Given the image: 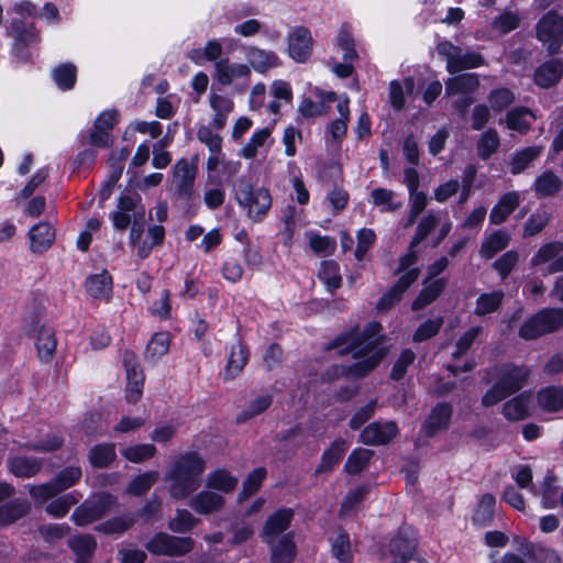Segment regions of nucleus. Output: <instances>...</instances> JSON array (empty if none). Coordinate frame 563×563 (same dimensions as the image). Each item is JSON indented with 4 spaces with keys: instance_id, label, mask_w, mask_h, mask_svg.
Returning a JSON list of instances; mask_svg holds the SVG:
<instances>
[{
    "instance_id": "f257e3e1",
    "label": "nucleus",
    "mask_w": 563,
    "mask_h": 563,
    "mask_svg": "<svg viewBox=\"0 0 563 563\" xmlns=\"http://www.w3.org/2000/svg\"><path fill=\"white\" fill-rule=\"evenodd\" d=\"M382 325L378 322H371L365 330L351 331L345 335L338 336L328 350L340 349V354H352L355 362L350 366L335 368L341 374L353 377H362L369 373L384 357L385 352L379 347Z\"/></svg>"
},
{
    "instance_id": "f03ea898",
    "label": "nucleus",
    "mask_w": 563,
    "mask_h": 563,
    "mask_svg": "<svg viewBox=\"0 0 563 563\" xmlns=\"http://www.w3.org/2000/svg\"><path fill=\"white\" fill-rule=\"evenodd\" d=\"M292 517V509L283 508L271 515L264 525L262 539L269 547L273 563H291L296 555L292 534L286 532Z\"/></svg>"
},
{
    "instance_id": "7ed1b4c3",
    "label": "nucleus",
    "mask_w": 563,
    "mask_h": 563,
    "mask_svg": "<svg viewBox=\"0 0 563 563\" xmlns=\"http://www.w3.org/2000/svg\"><path fill=\"white\" fill-rule=\"evenodd\" d=\"M205 468L206 462L198 453L187 452L179 455L165 477L169 482L170 497L183 500L197 490Z\"/></svg>"
},
{
    "instance_id": "20e7f679",
    "label": "nucleus",
    "mask_w": 563,
    "mask_h": 563,
    "mask_svg": "<svg viewBox=\"0 0 563 563\" xmlns=\"http://www.w3.org/2000/svg\"><path fill=\"white\" fill-rule=\"evenodd\" d=\"M232 191L238 206L252 222H262L267 217L273 205L267 188L254 184L250 177L241 176L233 181Z\"/></svg>"
},
{
    "instance_id": "39448f33",
    "label": "nucleus",
    "mask_w": 563,
    "mask_h": 563,
    "mask_svg": "<svg viewBox=\"0 0 563 563\" xmlns=\"http://www.w3.org/2000/svg\"><path fill=\"white\" fill-rule=\"evenodd\" d=\"M563 327L562 308H544L527 319L519 329V335L525 340H534L553 333Z\"/></svg>"
},
{
    "instance_id": "423d86ee",
    "label": "nucleus",
    "mask_w": 563,
    "mask_h": 563,
    "mask_svg": "<svg viewBox=\"0 0 563 563\" xmlns=\"http://www.w3.org/2000/svg\"><path fill=\"white\" fill-rule=\"evenodd\" d=\"M110 220L118 230H125L131 224L145 222V208L139 195H122L117 208L110 213Z\"/></svg>"
},
{
    "instance_id": "0eeeda50",
    "label": "nucleus",
    "mask_w": 563,
    "mask_h": 563,
    "mask_svg": "<svg viewBox=\"0 0 563 563\" xmlns=\"http://www.w3.org/2000/svg\"><path fill=\"white\" fill-rule=\"evenodd\" d=\"M194 547L192 538L172 536L166 532L155 533L145 544L150 553L164 556H183L190 553Z\"/></svg>"
},
{
    "instance_id": "6e6552de",
    "label": "nucleus",
    "mask_w": 563,
    "mask_h": 563,
    "mask_svg": "<svg viewBox=\"0 0 563 563\" xmlns=\"http://www.w3.org/2000/svg\"><path fill=\"white\" fill-rule=\"evenodd\" d=\"M437 52L446 60V70L450 74L484 65V58L479 53H463L461 47L455 46L450 41L439 42L437 45Z\"/></svg>"
},
{
    "instance_id": "1a4fd4ad",
    "label": "nucleus",
    "mask_w": 563,
    "mask_h": 563,
    "mask_svg": "<svg viewBox=\"0 0 563 563\" xmlns=\"http://www.w3.org/2000/svg\"><path fill=\"white\" fill-rule=\"evenodd\" d=\"M531 371L526 365L503 364L487 371L485 380L490 383L493 378L510 395L521 389L528 382Z\"/></svg>"
},
{
    "instance_id": "9d476101",
    "label": "nucleus",
    "mask_w": 563,
    "mask_h": 563,
    "mask_svg": "<svg viewBox=\"0 0 563 563\" xmlns=\"http://www.w3.org/2000/svg\"><path fill=\"white\" fill-rule=\"evenodd\" d=\"M114 504L115 498L110 494L95 495L74 510L71 520L77 526H87L103 517Z\"/></svg>"
},
{
    "instance_id": "9b49d317",
    "label": "nucleus",
    "mask_w": 563,
    "mask_h": 563,
    "mask_svg": "<svg viewBox=\"0 0 563 563\" xmlns=\"http://www.w3.org/2000/svg\"><path fill=\"white\" fill-rule=\"evenodd\" d=\"M25 332L34 338L40 361L44 363L51 362L57 347L54 330L47 327L41 318H34L26 322Z\"/></svg>"
},
{
    "instance_id": "f8f14e48",
    "label": "nucleus",
    "mask_w": 563,
    "mask_h": 563,
    "mask_svg": "<svg viewBox=\"0 0 563 563\" xmlns=\"http://www.w3.org/2000/svg\"><path fill=\"white\" fill-rule=\"evenodd\" d=\"M537 36L550 54H555L563 43V15L554 11L545 13L537 24Z\"/></svg>"
},
{
    "instance_id": "ddd939ff",
    "label": "nucleus",
    "mask_w": 563,
    "mask_h": 563,
    "mask_svg": "<svg viewBox=\"0 0 563 563\" xmlns=\"http://www.w3.org/2000/svg\"><path fill=\"white\" fill-rule=\"evenodd\" d=\"M213 77L221 86H235L242 91L250 82L251 67L222 58L214 64Z\"/></svg>"
},
{
    "instance_id": "4468645a",
    "label": "nucleus",
    "mask_w": 563,
    "mask_h": 563,
    "mask_svg": "<svg viewBox=\"0 0 563 563\" xmlns=\"http://www.w3.org/2000/svg\"><path fill=\"white\" fill-rule=\"evenodd\" d=\"M172 186L179 198L190 200L194 195V185L198 173L196 162L181 158L173 166Z\"/></svg>"
},
{
    "instance_id": "2eb2a0df",
    "label": "nucleus",
    "mask_w": 563,
    "mask_h": 563,
    "mask_svg": "<svg viewBox=\"0 0 563 563\" xmlns=\"http://www.w3.org/2000/svg\"><path fill=\"white\" fill-rule=\"evenodd\" d=\"M123 365L126 371L125 398L129 402H136L143 394L144 374L136 361V355L132 351L123 353Z\"/></svg>"
},
{
    "instance_id": "dca6fc26",
    "label": "nucleus",
    "mask_w": 563,
    "mask_h": 563,
    "mask_svg": "<svg viewBox=\"0 0 563 563\" xmlns=\"http://www.w3.org/2000/svg\"><path fill=\"white\" fill-rule=\"evenodd\" d=\"M313 40L307 27L299 26L288 35V54L297 63H305L311 55Z\"/></svg>"
},
{
    "instance_id": "f3484780",
    "label": "nucleus",
    "mask_w": 563,
    "mask_h": 563,
    "mask_svg": "<svg viewBox=\"0 0 563 563\" xmlns=\"http://www.w3.org/2000/svg\"><path fill=\"white\" fill-rule=\"evenodd\" d=\"M398 433V427L394 421L373 422L361 433V441L367 445H382L388 443Z\"/></svg>"
},
{
    "instance_id": "a211bd4d",
    "label": "nucleus",
    "mask_w": 563,
    "mask_h": 563,
    "mask_svg": "<svg viewBox=\"0 0 563 563\" xmlns=\"http://www.w3.org/2000/svg\"><path fill=\"white\" fill-rule=\"evenodd\" d=\"M418 276L419 271L417 268H412L405 272L398 279L397 284L389 291L382 296L377 303V310H389L395 303H397L400 300L402 294L410 285H412L417 280Z\"/></svg>"
},
{
    "instance_id": "6ab92c4d",
    "label": "nucleus",
    "mask_w": 563,
    "mask_h": 563,
    "mask_svg": "<svg viewBox=\"0 0 563 563\" xmlns=\"http://www.w3.org/2000/svg\"><path fill=\"white\" fill-rule=\"evenodd\" d=\"M223 496L211 489H205L196 494L189 500V507L199 515H210L220 511L224 507Z\"/></svg>"
},
{
    "instance_id": "aec40b11",
    "label": "nucleus",
    "mask_w": 563,
    "mask_h": 563,
    "mask_svg": "<svg viewBox=\"0 0 563 563\" xmlns=\"http://www.w3.org/2000/svg\"><path fill=\"white\" fill-rule=\"evenodd\" d=\"M416 545V539L410 531H400L389 543L394 563H406L415 558Z\"/></svg>"
},
{
    "instance_id": "412c9836",
    "label": "nucleus",
    "mask_w": 563,
    "mask_h": 563,
    "mask_svg": "<svg viewBox=\"0 0 563 563\" xmlns=\"http://www.w3.org/2000/svg\"><path fill=\"white\" fill-rule=\"evenodd\" d=\"M521 197L518 191H509L503 195L489 213L493 224L504 223L508 217L519 207Z\"/></svg>"
},
{
    "instance_id": "4be33fe9",
    "label": "nucleus",
    "mask_w": 563,
    "mask_h": 563,
    "mask_svg": "<svg viewBox=\"0 0 563 563\" xmlns=\"http://www.w3.org/2000/svg\"><path fill=\"white\" fill-rule=\"evenodd\" d=\"M537 404L547 412H559L563 409V385L547 386L537 394Z\"/></svg>"
},
{
    "instance_id": "5701e85b",
    "label": "nucleus",
    "mask_w": 563,
    "mask_h": 563,
    "mask_svg": "<svg viewBox=\"0 0 563 563\" xmlns=\"http://www.w3.org/2000/svg\"><path fill=\"white\" fill-rule=\"evenodd\" d=\"M251 69L264 74L271 68L280 66L279 57L271 51H264L257 47H250L246 53Z\"/></svg>"
},
{
    "instance_id": "b1692460",
    "label": "nucleus",
    "mask_w": 563,
    "mask_h": 563,
    "mask_svg": "<svg viewBox=\"0 0 563 563\" xmlns=\"http://www.w3.org/2000/svg\"><path fill=\"white\" fill-rule=\"evenodd\" d=\"M31 250L34 253H43L51 247L55 240V232L47 222L35 224L30 230Z\"/></svg>"
},
{
    "instance_id": "393cba45",
    "label": "nucleus",
    "mask_w": 563,
    "mask_h": 563,
    "mask_svg": "<svg viewBox=\"0 0 563 563\" xmlns=\"http://www.w3.org/2000/svg\"><path fill=\"white\" fill-rule=\"evenodd\" d=\"M452 415V408L446 404L435 406L423 424V431L432 437L448 428Z\"/></svg>"
},
{
    "instance_id": "a878e982",
    "label": "nucleus",
    "mask_w": 563,
    "mask_h": 563,
    "mask_svg": "<svg viewBox=\"0 0 563 563\" xmlns=\"http://www.w3.org/2000/svg\"><path fill=\"white\" fill-rule=\"evenodd\" d=\"M479 87L478 76L476 74H463L451 77L445 82V92L448 96L468 95Z\"/></svg>"
},
{
    "instance_id": "bb28decb",
    "label": "nucleus",
    "mask_w": 563,
    "mask_h": 563,
    "mask_svg": "<svg viewBox=\"0 0 563 563\" xmlns=\"http://www.w3.org/2000/svg\"><path fill=\"white\" fill-rule=\"evenodd\" d=\"M86 290L95 299H108L112 291V277L103 271L86 279Z\"/></svg>"
},
{
    "instance_id": "cd10ccee",
    "label": "nucleus",
    "mask_w": 563,
    "mask_h": 563,
    "mask_svg": "<svg viewBox=\"0 0 563 563\" xmlns=\"http://www.w3.org/2000/svg\"><path fill=\"white\" fill-rule=\"evenodd\" d=\"M562 73V63L559 59H552L537 68L534 81L542 88H549L561 79Z\"/></svg>"
},
{
    "instance_id": "c85d7f7f",
    "label": "nucleus",
    "mask_w": 563,
    "mask_h": 563,
    "mask_svg": "<svg viewBox=\"0 0 563 563\" xmlns=\"http://www.w3.org/2000/svg\"><path fill=\"white\" fill-rule=\"evenodd\" d=\"M223 46L219 40H210L202 48H195L188 53V58L198 66L207 62L214 64L221 59Z\"/></svg>"
},
{
    "instance_id": "c756f323",
    "label": "nucleus",
    "mask_w": 563,
    "mask_h": 563,
    "mask_svg": "<svg viewBox=\"0 0 563 563\" xmlns=\"http://www.w3.org/2000/svg\"><path fill=\"white\" fill-rule=\"evenodd\" d=\"M530 404L531 396L522 393L504 404L503 415L511 421L523 420L529 416Z\"/></svg>"
},
{
    "instance_id": "7c9ffc66",
    "label": "nucleus",
    "mask_w": 563,
    "mask_h": 563,
    "mask_svg": "<svg viewBox=\"0 0 563 563\" xmlns=\"http://www.w3.org/2000/svg\"><path fill=\"white\" fill-rule=\"evenodd\" d=\"M249 361V351L241 342L232 345L224 369L225 379L235 378L241 374Z\"/></svg>"
},
{
    "instance_id": "2f4dec72",
    "label": "nucleus",
    "mask_w": 563,
    "mask_h": 563,
    "mask_svg": "<svg viewBox=\"0 0 563 563\" xmlns=\"http://www.w3.org/2000/svg\"><path fill=\"white\" fill-rule=\"evenodd\" d=\"M446 284V280L444 278H438V279H429L423 284V288L420 291L419 296L415 299L412 302V309L413 310H420L424 308L426 306L433 302L439 295L442 292Z\"/></svg>"
},
{
    "instance_id": "473e14b6",
    "label": "nucleus",
    "mask_w": 563,
    "mask_h": 563,
    "mask_svg": "<svg viewBox=\"0 0 563 563\" xmlns=\"http://www.w3.org/2000/svg\"><path fill=\"white\" fill-rule=\"evenodd\" d=\"M561 187V178L552 170H545L536 178L532 189L537 197L543 198L554 196Z\"/></svg>"
},
{
    "instance_id": "72a5a7b5",
    "label": "nucleus",
    "mask_w": 563,
    "mask_h": 563,
    "mask_svg": "<svg viewBox=\"0 0 563 563\" xmlns=\"http://www.w3.org/2000/svg\"><path fill=\"white\" fill-rule=\"evenodd\" d=\"M372 203L379 209L380 212L391 213L402 207V202L397 200V194L387 188H375L371 192Z\"/></svg>"
},
{
    "instance_id": "f704fd0d",
    "label": "nucleus",
    "mask_w": 563,
    "mask_h": 563,
    "mask_svg": "<svg viewBox=\"0 0 563 563\" xmlns=\"http://www.w3.org/2000/svg\"><path fill=\"white\" fill-rule=\"evenodd\" d=\"M42 468V461L36 457L14 456L9 461L10 472L21 478L35 476Z\"/></svg>"
},
{
    "instance_id": "c9c22d12",
    "label": "nucleus",
    "mask_w": 563,
    "mask_h": 563,
    "mask_svg": "<svg viewBox=\"0 0 563 563\" xmlns=\"http://www.w3.org/2000/svg\"><path fill=\"white\" fill-rule=\"evenodd\" d=\"M346 449L347 444L345 440H334L330 448L323 452L317 473L331 472L342 460Z\"/></svg>"
},
{
    "instance_id": "e433bc0d",
    "label": "nucleus",
    "mask_w": 563,
    "mask_h": 563,
    "mask_svg": "<svg viewBox=\"0 0 563 563\" xmlns=\"http://www.w3.org/2000/svg\"><path fill=\"white\" fill-rule=\"evenodd\" d=\"M238 478L227 470H217L207 476V488L218 490L219 494H229L233 492L238 485Z\"/></svg>"
},
{
    "instance_id": "4c0bfd02",
    "label": "nucleus",
    "mask_w": 563,
    "mask_h": 563,
    "mask_svg": "<svg viewBox=\"0 0 563 563\" xmlns=\"http://www.w3.org/2000/svg\"><path fill=\"white\" fill-rule=\"evenodd\" d=\"M536 121V115L527 108H515L507 113L506 123L508 129L526 134L531 124Z\"/></svg>"
},
{
    "instance_id": "58836bf2",
    "label": "nucleus",
    "mask_w": 563,
    "mask_h": 563,
    "mask_svg": "<svg viewBox=\"0 0 563 563\" xmlns=\"http://www.w3.org/2000/svg\"><path fill=\"white\" fill-rule=\"evenodd\" d=\"M510 242V235L504 230L493 232L482 243L479 254L484 258H493L498 252L505 250Z\"/></svg>"
},
{
    "instance_id": "ea45409f",
    "label": "nucleus",
    "mask_w": 563,
    "mask_h": 563,
    "mask_svg": "<svg viewBox=\"0 0 563 563\" xmlns=\"http://www.w3.org/2000/svg\"><path fill=\"white\" fill-rule=\"evenodd\" d=\"M349 103V97L344 96V98L340 100L336 106L340 117L329 124V132L332 139L339 142L345 136L347 131V123L350 121Z\"/></svg>"
},
{
    "instance_id": "a19ab883",
    "label": "nucleus",
    "mask_w": 563,
    "mask_h": 563,
    "mask_svg": "<svg viewBox=\"0 0 563 563\" xmlns=\"http://www.w3.org/2000/svg\"><path fill=\"white\" fill-rule=\"evenodd\" d=\"M332 555L340 563L352 562V549L349 534L343 530H338L330 538Z\"/></svg>"
},
{
    "instance_id": "79ce46f5",
    "label": "nucleus",
    "mask_w": 563,
    "mask_h": 563,
    "mask_svg": "<svg viewBox=\"0 0 563 563\" xmlns=\"http://www.w3.org/2000/svg\"><path fill=\"white\" fill-rule=\"evenodd\" d=\"M69 548L77 556V563H87L97 547L95 538L90 534H81L68 541Z\"/></svg>"
},
{
    "instance_id": "37998d69",
    "label": "nucleus",
    "mask_w": 563,
    "mask_h": 563,
    "mask_svg": "<svg viewBox=\"0 0 563 563\" xmlns=\"http://www.w3.org/2000/svg\"><path fill=\"white\" fill-rule=\"evenodd\" d=\"M30 504L24 499H14L0 507V526H8L25 516Z\"/></svg>"
},
{
    "instance_id": "c03bdc74",
    "label": "nucleus",
    "mask_w": 563,
    "mask_h": 563,
    "mask_svg": "<svg viewBox=\"0 0 563 563\" xmlns=\"http://www.w3.org/2000/svg\"><path fill=\"white\" fill-rule=\"evenodd\" d=\"M318 277L331 292L341 287L342 277L340 274V267L339 264L332 260L323 261L321 263Z\"/></svg>"
},
{
    "instance_id": "a18cd8bd",
    "label": "nucleus",
    "mask_w": 563,
    "mask_h": 563,
    "mask_svg": "<svg viewBox=\"0 0 563 563\" xmlns=\"http://www.w3.org/2000/svg\"><path fill=\"white\" fill-rule=\"evenodd\" d=\"M496 499L492 494H484L473 516L474 523L485 527L490 525L495 516Z\"/></svg>"
},
{
    "instance_id": "49530a36",
    "label": "nucleus",
    "mask_w": 563,
    "mask_h": 563,
    "mask_svg": "<svg viewBox=\"0 0 563 563\" xmlns=\"http://www.w3.org/2000/svg\"><path fill=\"white\" fill-rule=\"evenodd\" d=\"M551 217V212L547 208L537 209L525 223L522 236L528 238L539 234L549 224Z\"/></svg>"
},
{
    "instance_id": "de8ad7c7",
    "label": "nucleus",
    "mask_w": 563,
    "mask_h": 563,
    "mask_svg": "<svg viewBox=\"0 0 563 563\" xmlns=\"http://www.w3.org/2000/svg\"><path fill=\"white\" fill-rule=\"evenodd\" d=\"M53 79L62 90L74 88L77 79V68L70 63L60 64L52 71Z\"/></svg>"
},
{
    "instance_id": "09e8293b",
    "label": "nucleus",
    "mask_w": 563,
    "mask_h": 563,
    "mask_svg": "<svg viewBox=\"0 0 563 563\" xmlns=\"http://www.w3.org/2000/svg\"><path fill=\"white\" fill-rule=\"evenodd\" d=\"M115 446L112 443L95 445L89 452V461L95 467H107L115 459Z\"/></svg>"
},
{
    "instance_id": "8fccbe9b",
    "label": "nucleus",
    "mask_w": 563,
    "mask_h": 563,
    "mask_svg": "<svg viewBox=\"0 0 563 563\" xmlns=\"http://www.w3.org/2000/svg\"><path fill=\"white\" fill-rule=\"evenodd\" d=\"M200 522L187 509H176V515L168 521V529L176 533H185L191 531Z\"/></svg>"
},
{
    "instance_id": "3c124183",
    "label": "nucleus",
    "mask_w": 563,
    "mask_h": 563,
    "mask_svg": "<svg viewBox=\"0 0 563 563\" xmlns=\"http://www.w3.org/2000/svg\"><path fill=\"white\" fill-rule=\"evenodd\" d=\"M503 299L504 292L501 290L482 294L476 300L474 313L479 317L492 313L499 308Z\"/></svg>"
},
{
    "instance_id": "603ef678",
    "label": "nucleus",
    "mask_w": 563,
    "mask_h": 563,
    "mask_svg": "<svg viewBox=\"0 0 563 563\" xmlns=\"http://www.w3.org/2000/svg\"><path fill=\"white\" fill-rule=\"evenodd\" d=\"M541 152V146H530L517 152L511 159V173L517 175L523 172Z\"/></svg>"
},
{
    "instance_id": "864d4df0",
    "label": "nucleus",
    "mask_w": 563,
    "mask_h": 563,
    "mask_svg": "<svg viewBox=\"0 0 563 563\" xmlns=\"http://www.w3.org/2000/svg\"><path fill=\"white\" fill-rule=\"evenodd\" d=\"M561 490L556 486V478L553 474H548L541 486V504L544 509L558 507V498Z\"/></svg>"
},
{
    "instance_id": "5fc2aeb1",
    "label": "nucleus",
    "mask_w": 563,
    "mask_h": 563,
    "mask_svg": "<svg viewBox=\"0 0 563 563\" xmlns=\"http://www.w3.org/2000/svg\"><path fill=\"white\" fill-rule=\"evenodd\" d=\"M170 345V338L168 332L155 333L147 344L145 357L151 361H156L165 355Z\"/></svg>"
},
{
    "instance_id": "6e6d98bb",
    "label": "nucleus",
    "mask_w": 563,
    "mask_h": 563,
    "mask_svg": "<svg viewBox=\"0 0 563 563\" xmlns=\"http://www.w3.org/2000/svg\"><path fill=\"white\" fill-rule=\"evenodd\" d=\"M135 522V517L133 515H126L121 517L112 518L108 521H104L98 525L95 529L98 532H102L106 534H121L130 529Z\"/></svg>"
},
{
    "instance_id": "4d7b16f0",
    "label": "nucleus",
    "mask_w": 563,
    "mask_h": 563,
    "mask_svg": "<svg viewBox=\"0 0 563 563\" xmlns=\"http://www.w3.org/2000/svg\"><path fill=\"white\" fill-rule=\"evenodd\" d=\"M500 141L496 130L484 132L477 142V154L481 158H489L499 147Z\"/></svg>"
},
{
    "instance_id": "13d9d810",
    "label": "nucleus",
    "mask_w": 563,
    "mask_h": 563,
    "mask_svg": "<svg viewBox=\"0 0 563 563\" xmlns=\"http://www.w3.org/2000/svg\"><path fill=\"white\" fill-rule=\"evenodd\" d=\"M271 133L269 128L255 131L250 141L241 148V156L247 159L254 158L258 150L268 141Z\"/></svg>"
},
{
    "instance_id": "bf43d9fd",
    "label": "nucleus",
    "mask_w": 563,
    "mask_h": 563,
    "mask_svg": "<svg viewBox=\"0 0 563 563\" xmlns=\"http://www.w3.org/2000/svg\"><path fill=\"white\" fill-rule=\"evenodd\" d=\"M563 251V243L559 241L543 244L532 256L530 263L532 266H539L549 262H553Z\"/></svg>"
},
{
    "instance_id": "052dcab7",
    "label": "nucleus",
    "mask_w": 563,
    "mask_h": 563,
    "mask_svg": "<svg viewBox=\"0 0 563 563\" xmlns=\"http://www.w3.org/2000/svg\"><path fill=\"white\" fill-rule=\"evenodd\" d=\"M440 218L434 211L428 212L418 223L417 231L412 238L411 246L420 244L438 225Z\"/></svg>"
},
{
    "instance_id": "680f3d73",
    "label": "nucleus",
    "mask_w": 563,
    "mask_h": 563,
    "mask_svg": "<svg viewBox=\"0 0 563 563\" xmlns=\"http://www.w3.org/2000/svg\"><path fill=\"white\" fill-rule=\"evenodd\" d=\"M373 452L367 449H355L347 457L344 468L349 474L362 472L369 462Z\"/></svg>"
},
{
    "instance_id": "e2e57ef3",
    "label": "nucleus",
    "mask_w": 563,
    "mask_h": 563,
    "mask_svg": "<svg viewBox=\"0 0 563 563\" xmlns=\"http://www.w3.org/2000/svg\"><path fill=\"white\" fill-rule=\"evenodd\" d=\"M77 503L78 499L74 494H66L47 504L45 510L55 518H63L67 515L70 507L75 506Z\"/></svg>"
},
{
    "instance_id": "0e129e2a",
    "label": "nucleus",
    "mask_w": 563,
    "mask_h": 563,
    "mask_svg": "<svg viewBox=\"0 0 563 563\" xmlns=\"http://www.w3.org/2000/svg\"><path fill=\"white\" fill-rule=\"evenodd\" d=\"M158 476L156 471L143 473L131 482L128 492L135 496L143 495L157 482Z\"/></svg>"
},
{
    "instance_id": "69168bd1",
    "label": "nucleus",
    "mask_w": 563,
    "mask_h": 563,
    "mask_svg": "<svg viewBox=\"0 0 563 563\" xmlns=\"http://www.w3.org/2000/svg\"><path fill=\"white\" fill-rule=\"evenodd\" d=\"M122 455L133 463H141L153 457L156 448L153 444H136L122 450Z\"/></svg>"
},
{
    "instance_id": "338daca9",
    "label": "nucleus",
    "mask_w": 563,
    "mask_h": 563,
    "mask_svg": "<svg viewBox=\"0 0 563 563\" xmlns=\"http://www.w3.org/2000/svg\"><path fill=\"white\" fill-rule=\"evenodd\" d=\"M82 475L79 466H68L62 470L53 479L59 492L66 490L74 486Z\"/></svg>"
},
{
    "instance_id": "774afa93",
    "label": "nucleus",
    "mask_w": 563,
    "mask_h": 563,
    "mask_svg": "<svg viewBox=\"0 0 563 563\" xmlns=\"http://www.w3.org/2000/svg\"><path fill=\"white\" fill-rule=\"evenodd\" d=\"M488 101L493 111L501 112L515 101V95L508 88H497L489 93Z\"/></svg>"
}]
</instances>
